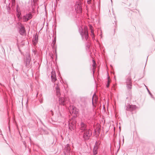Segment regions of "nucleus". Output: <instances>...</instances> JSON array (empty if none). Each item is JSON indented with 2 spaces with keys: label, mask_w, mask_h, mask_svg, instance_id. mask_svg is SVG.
Here are the masks:
<instances>
[{
  "label": "nucleus",
  "mask_w": 155,
  "mask_h": 155,
  "mask_svg": "<svg viewBox=\"0 0 155 155\" xmlns=\"http://www.w3.org/2000/svg\"><path fill=\"white\" fill-rule=\"evenodd\" d=\"M83 138L84 141H87L90 139L92 135V132L91 130L88 128V130L83 131Z\"/></svg>",
  "instance_id": "f257e3e1"
},
{
  "label": "nucleus",
  "mask_w": 155,
  "mask_h": 155,
  "mask_svg": "<svg viewBox=\"0 0 155 155\" xmlns=\"http://www.w3.org/2000/svg\"><path fill=\"white\" fill-rule=\"evenodd\" d=\"M78 126L79 127L80 130L81 131V132H83V131H85L88 129L87 128V124L82 121H81L79 123Z\"/></svg>",
  "instance_id": "f03ea898"
},
{
  "label": "nucleus",
  "mask_w": 155,
  "mask_h": 155,
  "mask_svg": "<svg viewBox=\"0 0 155 155\" xmlns=\"http://www.w3.org/2000/svg\"><path fill=\"white\" fill-rule=\"evenodd\" d=\"M80 33L82 39L84 40H85L87 41L88 38L87 30V29H84V30L82 29L81 31L80 32Z\"/></svg>",
  "instance_id": "7ed1b4c3"
},
{
  "label": "nucleus",
  "mask_w": 155,
  "mask_h": 155,
  "mask_svg": "<svg viewBox=\"0 0 155 155\" xmlns=\"http://www.w3.org/2000/svg\"><path fill=\"white\" fill-rule=\"evenodd\" d=\"M56 95L59 98V104L63 105H64L65 103V99L63 97H60V93L59 90H56Z\"/></svg>",
  "instance_id": "20e7f679"
},
{
  "label": "nucleus",
  "mask_w": 155,
  "mask_h": 155,
  "mask_svg": "<svg viewBox=\"0 0 155 155\" xmlns=\"http://www.w3.org/2000/svg\"><path fill=\"white\" fill-rule=\"evenodd\" d=\"M71 149L69 144L66 145L64 149L63 152L65 155H70L71 153Z\"/></svg>",
  "instance_id": "39448f33"
},
{
  "label": "nucleus",
  "mask_w": 155,
  "mask_h": 155,
  "mask_svg": "<svg viewBox=\"0 0 155 155\" xmlns=\"http://www.w3.org/2000/svg\"><path fill=\"white\" fill-rule=\"evenodd\" d=\"M32 17V15L31 13H28L23 15L21 19H22L23 22H27Z\"/></svg>",
  "instance_id": "423d86ee"
},
{
  "label": "nucleus",
  "mask_w": 155,
  "mask_h": 155,
  "mask_svg": "<svg viewBox=\"0 0 155 155\" xmlns=\"http://www.w3.org/2000/svg\"><path fill=\"white\" fill-rule=\"evenodd\" d=\"M18 25L19 26V32L20 35H23L25 32V29L24 26L22 25L21 23L18 22Z\"/></svg>",
  "instance_id": "0eeeda50"
},
{
  "label": "nucleus",
  "mask_w": 155,
  "mask_h": 155,
  "mask_svg": "<svg viewBox=\"0 0 155 155\" xmlns=\"http://www.w3.org/2000/svg\"><path fill=\"white\" fill-rule=\"evenodd\" d=\"M136 108V106L135 105L127 104L126 106V110L127 111H132L135 110Z\"/></svg>",
  "instance_id": "6e6552de"
},
{
  "label": "nucleus",
  "mask_w": 155,
  "mask_h": 155,
  "mask_svg": "<svg viewBox=\"0 0 155 155\" xmlns=\"http://www.w3.org/2000/svg\"><path fill=\"white\" fill-rule=\"evenodd\" d=\"M75 9L77 13H80L82 12V9L80 3H77L75 6Z\"/></svg>",
  "instance_id": "1a4fd4ad"
},
{
  "label": "nucleus",
  "mask_w": 155,
  "mask_h": 155,
  "mask_svg": "<svg viewBox=\"0 0 155 155\" xmlns=\"http://www.w3.org/2000/svg\"><path fill=\"white\" fill-rule=\"evenodd\" d=\"M16 12L17 16L18 19H20L22 18L21 12L20 7L18 5L16 6Z\"/></svg>",
  "instance_id": "9d476101"
},
{
  "label": "nucleus",
  "mask_w": 155,
  "mask_h": 155,
  "mask_svg": "<svg viewBox=\"0 0 155 155\" xmlns=\"http://www.w3.org/2000/svg\"><path fill=\"white\" fill-rule=\"evenodd\" d=\"M31 60V56L30 54H28L26 57V60L25 61V66L26 67H28L30 65V62Z\"/></svg>",
  "instance_id": "9b49d317"
},
{
  "label": "nucleus",
  "mask_w": 155,
  "mask_h": 155,
  "mask_svg": "<svg viewBox=\"0 0 155 155\" xmlns=\"http://www.w3.org/2000/svg\"><path fill=\"white\" fill-rule=\"evenodd\" d=\"M68 127L70 130L72 131L76 129V124L75 123L69 122L68 124Z\"/></svg>",
  "instance_id": "f8f14e48"
},
{
  "label": "nucleus",
  "mask_w": 155,
  "mask_h": 155,
  "mask_svg": "<svg viewBox=\"0 0 155 155\" xmlns=\"http://www.w3.org/2000/svg\"><path fill=\"white\" fill-rule=\"evenodd\" d=\"M51 81L52 82H55L56 80V77L55 71H52L51 72Z\"/></svg>",
  "instance_id": "ddd939ff"
},
{
  "label": "nucleus",
  "mask_w": 155,
  "mask_h": 155,
  "mask_svg": "<svg viewBox=\"0 0 155 155\" xmlns=\"http://www.w3.org/2000/svg\"><path fill=\"white\" fill-rule=\"evenodd\" d=\"M71 108V110H70V112L71 114H74V115L77 116V114H78V112L76 110L75 107H72Z\"/></svg>",
  "instance_id": "4468645a"
},
{
  "label": "nucleus",
  "mask_w": 155,
  "mask_h": 155,
  "mask_svg": "<svg viewBox=\"0 0 155 155\" xmlns=\"http://www.w3.org/2000/svg\"><path fill=\"white\" fill-rule=\"evenodd\" d=\"M38 35L36 33L34 36L32 40L33 43L34 45H35L37 44L38 42Z\"/></svg>",
  "instance_id": "2eb2a0df"
},
{
  "label": "nucleus",
  "mask_w": 155,
  "mask_h": 155,
  "mask_svg": "<svg viewBox=\"0 0 155 155\" xmlns=\"http://www.w3.org/2000/svg\"><path fill=\"white\" fill-rule=\"evenodd\" d=\"M98 148V146H94L93 150L94 155H96L97 153V150Z\"/></svg>",
  "instance_id": "dca6fc26"
},
{
  "label": "nucleus",
  "mask_w": 155,
  "mask_h": 155,
  "mask_svg": "<svg viewBox=\"0 0 155 155\" xmlns=\"http://www.w3.org/2000/svg\"><path fill=\"white\" fill-rule=\"evenodd\" d=\"M65 12L66 15H69L70 14V10L67 8H65L64 10Z\"/></svg>",
  "instance_id": "f3484780"
},
{
  "label": "nucleus",
  "mask_w": 155,
  "mask_h": 155,
  "mask_svg": "<svg viewBox=\"0 0 155 155\" xmlns=\"http://www.w3.org/2000/svg\"><path fill=\"white\" fill-rule=\"evenodd\" d=\"M126 84H132L131 79L130 77L127 78L126 80Z\"/></svg>",
  "instance_id": "a211bd4d"
},
{
  "label": "nucleus",
  "mask_w": 155,
  "mask_h": 155,
  "mask_svg": "<svg viewBox=\"0 0 155 155\" xmlns=\"http://www.w3.org/2000/svg\"><path fill=\"white\" fill-rule=\"evenodd\" d=\"M90 28L91 30L92 38L93 39H94V30L92 29V26L90 27Z\"/></svg>",
  "instance_id": "6ab92c4d"
},
{
  "label": "nucleus",
  "mask_w": 155,
  "mask_h": 155,
  "mask_svg": "<svg viewBox=\"0 0 155 155\" xmlns=\"http://www.w3.org/2000/svg\"><path fill=\"white\" fill-rule=\"evenodd\" d=\"M93 74H94V71H95V68H94V67H95V65H96V63H95V62L94 61V60H93Z\"/></svg>",
  "instance_id": "aec40b11"
},
{
  "label": "nucleus",
  "mask_w": 155,
  "mask_h": 155,
  "mask_svg": "<svg viewBox=\"0 0 155 155\" xmlns=\"http://www.w3.org/2000/svg\"><path fill=\"white\" fill-rule=\"evenodd\" d=\"M145 86L146 87V88H147V91L148 92V93L149 94H150V95L151 97L153 98L154 99H155V98L154 97H153V95L149 91V89H148V88H147V87H146V86Z\"/></svg>",
  "instance_id": "412c9836"
},
{
  "label": "nucleus",
  "mask_w": 155,
  "mask_h": 155,
  "mask_svg": "<svg viewBox=\"0 0 155 155\" xmlns=\"http://www.w3.org/2000/svg\"><path fill=\"white\" fill-rule=\"evenodd\" d=\"M127 87L128 89H131L132 88V84H126Z\"/></svg>",
  "instance_id": "4be33fe9"
},
{
  "label": "nucleus",
  "mask_w": 155,
  "mask_h": 155,
  "mask_svg": "<svg viewBox=\"0 0 155 155\" xmlns=\"http://www.w3.org/2000/svg\"><path fill=\"white\" fill-rule=\"evenodd\" d=\"M110 81L109 80H108L107 82V84L106 85V86L107 87H108L110 85Z\"/></svg>",
  "instance_id": "5701e85b"
},
{
  "label": "nucleus",
  "mask_w": 155,
  "mask_h": 155,
  "mask_svg": "<svg viewBox=\"0 0 155 155\" xmlns=\"http://www.w3.org/2000/svg\"><path fill=\"white\" fill-rule=\"evenodd\" d=\"M56 38L55 37L54 38V40L53 41V44H54V45H55V43H56Z\"/></svg>",
  "instance_id": "b1692460"
},
{
  "label": "nucleus",
  "mask_w": 155,
  "mask_h": 155,
  "mask_svg": "<svg viewBox=\"0 0 155 155\" xmlns=\"http://www.w3.org/2000/svg\"><path fill=\"white\" fill-rule=\"evenodd\" d=\"M86 47L87 48H88V49H89L90 48V44L89 42H88V43L87 42Z\"/></svg>",
  "instance_id": "393cba45"
},
{
  "label": "nucleus",
  "mask_w": 155,
  "mask_h": 155,
  "mask_svg": "<svg viewBox=\"0 0 155 155\" xmlns=\"http://www.w3.org/2000/svg\"><path fill=\"white\" fill-rule=\"evenodd\" d=\"M55 88L56 89V90H60L59 87H58V84H57L56 86V87H55Z\"/></svg>",
  "instance_id": "a878e982"
},
{
  "label": "nucleus",
  "mask_w": 155,
  "mask_h": 155,
  "mask_svg": "<svg viewBox=\"0 0 155 155\" xmlns=\"http://www.w3.org/2000/svg\"><path fill=\"white\" fill-rule=\"evenodd\" d=\"M91 0H87V2L88 4H90L91 3Z\"/></svg>",
  "instance_id": "bb28decb"
},
{
  "label": "nucleus",
  "mask_w": 155,
  "mask_h": 155,
  "mask_svg": "<svg viewBox=\"0 0 155 155\" xmlns=\"http://www.w3.org/2000/svg\"><path fill=\"white\" fill-rule=\"evenodd\" d=\"M98 142L96 141L95 142V146H96V145L97 146H98Z\"/></svg>",
  "instance_id": "cd10ccee"
},
{
  "label": "nucleus",
  "mask_w": 155,
  "mask_h": 155,
  "mask_svg": "<svg viewBox=\"0 0 155 155\" xmlns=\"http://www.w3.org/2000/svg\"><path fill=\"white\" fill-rule=\"evenodd\" d=\"M7 10L8 11V13H10V12H9V11L10 10V7H8V8H7Z\"/></svg>",
  "instance_id": "c85d7f7f"
},
{
  "label": "nucleus",
  "mask_w": 155,
  "mask_h": 155,
  "mask_svg": "<svg viewBox=\"0 0 155 155\" xmlns=\"http://www.w3.org/2000/svg\"><path fill=\"white\" fill-rule=\"evenodd\" d=\"M50 112H51V114L52 115H53V112L52 111V110H51L50 111Z\"/></svg>",
  "instance_id": "c756f323"
},
{
  "label": "nucleus",
  "mask_w": 155,
  "mask_h": 155,
  "mask_svg": "<svg viewBox=\"0 0 155 155\" xmlns=\"http://www.w3.org/2000/svg\"><path fill=\"white\" fill-rule=\"evenodd\" d=\"M55 53L56 55V57H57V52H56V49H55Z\"/></svg>",
  "instance_id": "7c9ffc66"
},
{
  "label": "nucleus",
  "mask_w": 155,
  "mask_h": 155,
  "mask_svg": "<svg viewBox=\"0 0 155 155\" xmlns=\"http://www.w3.org/2000/svg\"><path fill=\"white\" fill-rule=\"evenodd\" d=\"M114 22H115V25H117V21H114Z\"/></svg>",
  "instance_id": "2f4dec72"
},
{
  "label": "nucleus",
  "mask_w": 155,
  "mask_h": 155,
  "mask_svg": "<svg viewBox=\"0 0 155 155\" xmlns=\"http://www.w3.org/2000/svg\"><path fill=\"white\" fill-rule=\"evenodd\" d=\"M23 144L24 145H25V144H26V143L25 142V141H23Z\"/></svg>",
  "instance_id": "473e14b6"
},
{
  "label": "nucleus",
  "mask_w": 155,
  "mask_h": 155,
  "mask_svg": "<svg viewBox=\"0 0 155 155\" xmlns=\"http://www.w3.org/2000/svg\"><path fill=\"white\" fill-rule=\"evenodd\" d=\"M55 48L54 45V44H53V45H52V48L53 49H54Z\"/></svg>",
  "instance_id": "72a5a7b5"
},
{
  "label": "nucleus",
  "mask_w": 155,
  "mask_h": 155,
  "mask_svg": "<svg viewBox=\"0 0 155 155\" xmlns=\"http://www.w3.org/2000/svg\"><path fill=\"white\" fill-rule=\"evenodd\" d=\"M95 94H94V95L93 96V97H92V103H93V97L95 95Z\"/></svg>",
  "instance_id": "f704fd0d"
},
{
  "label": "nucleus",
  "mask_w": 155,
  "mask_h": 155,
  "mask_svg": "<svg viewBox=\"0 0 155 155\" xmlns=\"http://www.w3.org/2000/svg\"><path fill=\"white\" fill-rule=\"evenodd\" d=\"M123 143H124V137H123Z\"/></svg>",
  "instance_id": "c9c22d12"
},
{
  "label": "nucleus",
  "mask_w": 155,
  "mask_h": 155,
  "mask_svg": "<svg viewBox=\"0 0 155 155\" xmlns=\"http://www.w3.org/2000/svg\"><path fill=\"white\" fill-rule=\"evenodd\" d=\"M120 139H119V145H120Z\"/></svg>",
  "instance_id": "e433bc0d"
},
{
  "label": "nucleus",
  "mask_w": 155,
  "mask_h": 155,
  "mask_svg": "<svg viewBox=\"0 0 155 155\" xmlns=\"http://www.w3.org/2000/svg\"><path fill=\"white\" fill-rule=\"evenodd\" d=\"M36 1H37V0H33L34 2H35H35Z\"/></svg>",
  "instance_id": "4c0bfd02"
},
{
  "label": "nucleus",
  "mask_w": 155,
  "mask_h": 155,
  "mask_svg": "<svg viewBox=\"0 0 155 155\" xmlns=\"http://www.w3.org/2000/svg\"><path fill=\"white\" fill-rule=\"evenodd\" d=\"M85 114V112H84V114Z\"/></svg>",
  "instance_id": "58836bf2"
},
{
  "label": "nucleus",
  "mask_w": 155,
  "mask_h": 155,
  "mask_svg": "<svg viewBox=\"0 0 155 155\" xmlns=\"http://www.w3.org/2000/svg\"><path fill=\"white\" fill-rule=\"evenodd\" d=\"M85 115H86V114H85V115L84 114V116L85 117L86 116H85Z\"/></svg>",
  "instance_id": "ea45409f"
},
{
  "label": "nucleus",
  "mask_w": 155,
  "mask_h": 155,
  "mask_svg": "<svg viewBox=\"0 0 155 155\" xmlns=\"http://www.w3.org/2000/svg\"><path fill=\"white\" fill-rule=\"evenodd\" d=\"M119 148H120V147H119V148L118 149V150H119Z\"/></svg>",
  "instance_id": "a19ab883"
},
{
  "label": "nucleus",
  "mask_w": 155,
  "mask_h": 155,
  "mask_svg": "<svg viewBox=\"0 0 155 155\" xmlns=\"http://www.w3.org/2000/svg\"><path fill=\"white\" fill-rule=\"evenodd\" d=\"M99 130H100V129H99Z\"/></svg>",
  "instance_id": "79ce46f5"
}]
</instances>
